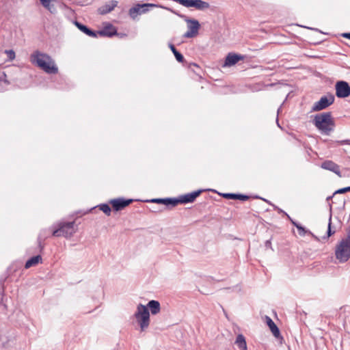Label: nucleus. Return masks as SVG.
I'll return each instance as SVG.
<instances>
[{"instance_id": "nucleus-19", "label": "nucleus", "mask_w": 350, "mask_h": 350, "mask_svg": "<svg viewBox=\"0 0 350 350\" xmlns=\"http://www.w3.org/2000/svg\"><path fill=\"white\" fill-rule=\"evenodd\" d=\"M266 322L269 327L270 328L273 335L278 338L280 336V332L277 327V325L275 324V323L273 321V320L268 316H266Z\"/></svg>"}, {"instance_id": "nucleus-13", "label": "nucleus", "mask_w": 350, "mask_h": 350, "mask_svg": "<svg viewBox=\"0 0 350 350\" xmlns=\"http://www.w3.org/2000/svg\"><path fill=\"white\" fill-rule=\"evenodd\" d=\"M321 167L323 169L329 170L337 174L339 177H342L340 167L338 165L333 162L332 161H325L321 163Z\"/></svg>"}, {"instance_id": "nucleus-5", "label": "nucleus", "mask_w": 350, "mask_h": 350, "mask_svg": "<svg viewBox=\"0 0 350 350\" xmlns=\"http://www.w3.org/2000/svg\"><path fill=\"white\" fill-rule=\"evenodd\" d=\"M134 317L140 327L141 332H144L150 325V312L146 306L139 304L137 306V310Z\"/></svg>"}, {"instance_id": "nucleus-2", "label": "nucleus", "mask_w": 350, "mask_h": 350, "mask_svg": "<svg viewBox=\"0 0 350 350\" xmlns=\"http://www.w3.org/2000/svg\"><path fill=\"white\" fill-rule=\"evenodd\" d=\"M313 124L321 134L325 135H329L335 128V122L331 112H323L315 115Z\"/></svg>"}, {"instance_id": "nucleus-29", "label": "nucleus", "mask_w": 350, "mask_h": 350, "mask_svg": "<svg viewBox=\"0 0 350 350\" xmlns=\"http://www.w3.org/2000/svg\"><path fill=\"white\" fill-rule=\"evenodd\" d=\"M297 228L300 236H304L308 232V231L301 225L299 226H297Z\"/></svg>"}, {"instance_id": "nucleus-20", "label": "nucleus", "mask_w": 350, "mask_h": 350, "mask_svg": "<svg viewBox=\"0 0 350 350\" xmlns=\"http://www.w3.org/2000/svg\"><path fill=\"white\" fill-rule=\"evenodd\" d=\"M146 307L148 308V309L149 308L152 314H158L161 310L160 304L158 301L156 300L150 301L148 303Z\"/></svg>"}, {"instance_id": "nucleus-38", "label": "nucleus", "mask_w": 350, "mask_h": 350, "mask_svg": "<svg viewBox=\"0 0 350 350\" xmlns=\"http://www.w3.org/2000/svg\"><path fill=\"white\" fill-rule=\"evenodd\" d=\"M162 211H163L162 209H156V208H154V209L152 210V211L154 212V213L161 212Z\"/></svg>"}, {"instance_id": "nucleus-1", "label": "nucleus", "mask_w": 350, "mask_h": 350, "mask_svg": "<svg viewBox=\"0 0 350 350\" xmlns=\"http://www.w3.org/2000/svg\"><path fill=\"white\" fill-rule=\"evenodd\" d=\"M30 62L47 74H57L58 68L55 61L46 53L35 51L30 55Z\"/></svg>"}, {"instance_id": "nucleus-34", "label": "nucleus", "mask_w": 350, "mask_h": 350, "mask_svg": "<svg viewBox=\"0 0 350 350\" xmlns=\"http://www.w3.org/2000/svg\"><path fill=\"white\" fill-rule=\"evenodd\" d=\"M274 207V209L278 211V213H284L285 215L286 214H287L286 213H285L284 211H282L281 208H280L279 207L276 206H273Z\"/></svg>"}, {"instance_id": "nucleus-37", "label": "nucleus", "mask_w": 350, "mask_h": 350, "mask_svg": "<svg viewBox=\"0 0 350 350\" xmlns=\"http://www.w3.org/2000/svg\"><path fill=\"white\" fill-rule=\"evenodd\" d=\"M38 245H39V247H40V250H42L43 249V246L41 244V241H40V237L38 238Z\"/></svg>"}, {"instance_id": "nucleus-3", "label": "nucleus", "mask_w": 350, "mask_h": 350, "mask_svg": "<svg viewBox=\"0 0 350 350\" xmlns=\"http://www.w3.org/2000/svg\"><path fill=\"white\" fill-rule=\"evenodd\" d=\"M52 228H53L52 232L53 237H64L66 239L72 237L77 230L75 221H60L53 225Z\"/></svg>"}, {"instance_id": "nucleus-15", "label": "nucleus", "mask_w": 350, "mask_h": 350, "mask_svg": "<svg viewBox=\"0 0 350 350\" xmlns=\"http://www.w3.org/2000/svg\"><path fill=\"white\" fill-rule=\"evenodd\" d=\"M147 202L163 204L167 207H174L177 205V201H175V198H154Z\"/></svg>"}, {"instance_id": "nucleus-14", "label": "nucleus", "mask_w": 350, "mask_h": 350, "mask_svg": "<svg viewBox=\"0 0 350 350\" xmlns=\"http://www.w3.org/2000/svg\"><path fill=\"white\" fill-rule=\"evenodd\" d=\"M244 56L232 53H230L226 57L224 66H232L236 64L239 61L243 60Z\"/></svg>"}, {"instance_id": "nucleus-4", "label": "nucleus", "mask_w": 350, "mask_h": 350, "mask_svg": "<svg viewBox=\"0 0 350 350\" xmlns=\"http://www.w3.org/2000/svg\"><path fill=\"white\" fill-rule=\"evenodd\" d=\"M335 256L340 262H346L350 258V229L347 235L336 247Z\"/></svg>"}, {"instance_id": "nucleus-31", "label": "nucleus", "mask_w": 350, "mask_h": 350, "mask_svg": "<svg viewBox=\"0 0 350 350\" xmlns=\"http://www.w3.org/2000/svg\"><path fill=\"white\" fill-rule=\"evenodd\" d=\"M286 216L291 221V223L293 224V226H295L296 228H297V226H300L299 224H298L297 222H296L294 220H293L288 214H286Z\"/></svg>"}, {"instance_id": "nucleus-36", "label": "nucleus", "mask_w": 350, "mask_h": 350, "mask_svg": "<svg viewBox=\"0 0 350 350\" xmlns=\"http://www.w3.org/2000/svg\"><path fill=\"white\" fill-rule=\"evenodd\" d=\"M342 36L350 40V33H345L342 34Z\"/></svg>"}, {"instance_id": "nucleus-26", "label": "nucleus", "mask_w": 350, "mask_h": 350, "mask_svg": "<svg viewBox=\"0 0 350 350\" xmlns=\"http://www.w3.org/2000/svg\"><path fill=\"white\" fill-rule=\"evenodd\" d=\"M331 225H332V215H330L329 218V224H328L327 231V237H324L323 239H327L330 236H332V234H334L335 233V231L332 230Z\"/></svg>"}, {"instance_id": "nucleus-41", "label": "nucleus", "mask_w": 350, "mask_h": 350, "mask_svg": "<svg viewBox=\"0 0 350 350\" xmlns=\"http://www.w3.org/2000/svg\"><path fill=\"white\" fill-rule=\"evenodd\" d=\"M308 29H314V28H309V27H308ZM314 30H316V31H319V30H318V29H314Z\"/></svg>"}, {"instance_id": "nucleus-21", "label": "nucleus", "mask_w": 350, "mask_h": 350, "mask_svg": "<svg viewBox=\"0 0 350 350\" xmlns=\"http://www.w3.org/2000/svg\"><path fill=\"white\" fill-rule=\"evenodd\" d=\"M42 257L40 255H37L29 258L25 265V269H29L31 267L37 265L38 263L42 262Z\"/></svg>"}, {"instance_id": "nucleus-25", "label": "nucleus", "mask_w": 350, "mask_h": 350, "mask_svg": "<svg viewBox=\"0 0 350 350\" xmlns=\"http://www.w3.org/2000/svg\"><path fill=\"white\" fill-rule=\"evenodd\" d=\"M99 207V209L102 211L105 214H106L107 216H109L111 213V209L109 204H100L98 206Z\"/></svg>"}, {"instance_id": "nucleus-11", "label": "nucleus", "mask_w": 350, "mask_h": 350, "mask_svg": "<svg viewBox=\"0 0 350 350\" xmlns=\"http://www.w3.org/2000/svg\"><path fill=\"white\" fill-rule=\"evenodd\" d=\"M133 199L125 200L124 198H119L111 200L109 203L111 204L114 211H118L129 206L133 202Z\"/></svg>"}, {"instance_id": "nucleus-22", "label": "nucleus", "mask_w": 350, "mask_h": 350, "mask_svg": "<svg viewBox=\"0 0 350 350\" xmlns=\"http://www.w3.org/2000/svg\"><path fill=\"white\" fill-rule=\"evenodd\" d=\"M223 196L227 199L240 200L242 201H245L249 199L248 196L231 193H224Z\"/></svg>"}, {"instance_id": "nucleus-7", "label": "nucleus", "mask_w": 350, "mask_h": 350, "mask_svg": "<svg viewBox=\"0 0 350 350\" xmlns=\"http://www.w3.org/2000/svg\"><path fill=\"white\" fill-rule=\"evenodd\" d=\"M186 8H195L200 10H203L209 8V3L202 0H173Z\"/></svg>"}, {"instance_id": "nucleus-33", "label": "nucleus", "mask_w": 350, "mask_h": 350, "mask_svg": "<svg viewBox=\"0 0 350 350\" xmlns=\"http://www.w3.org/2000/svg\"><path fill=\"white\" fill-rule=\"evenodd\" d=\"M265 245L267 248H271V240L266 241Z\"/></svg>"}, {"instance_id": "nucleus-27", "label": "nucleus", "mask_w": 350, "mask_h": 350, "mask_svg": "<svg viewBox=\"0 0 350 350\" xmlns=\"http://www.w3.org/2000/svg\"><path fill=\"white\" fill-rule=\"evenodd\" d=\"M44 8H46L51 14H55L57 12L56 8L51 3V2L49 3V6H44Z\"/></svg>"}, {"instance_id": "nucleus-16", "label": "nucleus", "mask_w": 350, "mask_h": 350, "mask_svg": "<svg viewBox=\"0 0 350 350\" xmlns=\"http://www.w3.org/2000/svg\"><path fill=\"white\" fill-rule=\"evenodd\" d=\"M118 5V1L115 0H112L108 3L100 7L98 9V12L99 14L105 15L109 12H111Z\"/></svg>"}, {"instance_id": "nucleus-28", "label": "nucleus", "mask_w": 350, "mask_h": 350, "mask_svg": "<svg viewBox=\"0 0 350 350\" xmlns=\"http://www.w3.org/2000/svg\"><path fill=\"white\" fill-rule=\"evenodd\" d=\"M347 191H350V187H347L339 189L334 192V195L338 194V193H340V194L344 193Z\"/></svg>"}, {"instance_id": "nucleus-8", "label": "nucleus", "mask_w": 350, "mask_h": 350, "mask_svg": "<svg viewBox=\"0 0 350 350\" xmlns=\"http://www.w3.org/2000/svg\"><path fill=\"white\" fill-rule=\"evenodd\" d=\"M334 102V96L332 94L328 96H322L320 100L316 103H314L312 106V111H319L326 109Z\"/></svg>"}, {"instance_id": "nucleus-24", "label": "nucleus", "mask_w": 350, "mask_h": 350, "mask_svg": "<svg viewBox=\"0 0 350 350\" xmlns=\"http://www.w3.org/2000/svg\"><path fill=\"white\" fill-rule=\"evenodd\" d=\"M169 47H170V50L172 51V52L173 53V54L174 55L176 59L178 62H180V63L183 62V61H184L183 55L176 50L174 45L172 43H170Z\"/></svg>"}, {"instance_id": "nucleus-12", "label": "nucleus", "mask_w": 350, "mask_h": 350, "mask_svg": "<svg viewBox=\"0 0 350 350\" xmlns=\"http://www.w3.org/2000/svg\"><path fill=\"white\" fill-rule=\"evenodd\" d=\"M203 190L199 189L191 193H187L184 196H180L179 198H175V201H177V205L179 203L186 204L193 202L196 200V198L200 195V193Z\"/></svg>"}, {"instance_id": "nucleus-32", "label": "nucleus", "mask_w": 350, "mask_h": 350, "mask_svg": "<svg viewBox=\"0 0 350 350\" xmlns=\"http://www.w3.org/2000/svg\"><path fill=\"white\" fill-rule=\"evenodd\" d=\"M42 5L44 6H49V3L51 1V0H40Z\"/></svg>"}, {"instance_id": "nucleus-30", "label": "nucleus", "mask_w": 350, "mask_h": 350, "mask_svg": "<svg viewBox=\"0 0 350 350\" xmlns=\"http://www.w3.org/2000/svg\"><path fill=\"white\" fill-rule=\"evenodd\" d=\"M5 53L8 54V56L10 59H14L15 58V53L13 50H6Z\"/></svg>"}, {"instance_id": "nucleus-18", "label": "nucleus", "mask_w": 350, "mask_h": 350, "mask_svg": "<svg viewBox=\"0 0 350 350\" xmlns=\"http://www.w3.org/2000/svg\"><path fill=\"white\" fill-rule=\"evenodd\" d=\"M75 25L79 29H80L83 33L85 34L92 37V38H96L97 33L96 32L91 30L89 29L86 25L81 24V23L78 21L75 22Z\"/></svg>"}, {"instance_id": "nucleus-10", "label": "nucleus", "mask_w": 350, "mask_h": 350, "mask_svg": "<svg viewBox=\"0 0 350 350\" xmlns=\"http://www.w3.org/2000/svg\"><path fill=\"white\" fill-rule=\"evenodd\" d=\"M154 6H155L154 4L150 3L137 4L129 10V15L134 19L137 16V15L146 12L148 10V7Z\"/></svg>"}, {"instance_id": "nucleus-23", "label": "nucleus", "mask_w": 350, "mask_h": 350, "mask_svg": "<svg viewBox=\"0 0 350 350\" xmlns=\"http://www.w3.org/2000/svg\"><path fill=\"white\" fill-rule=\"evenodd\" d=\"M235 343L241 350H247L245 337L242 334H239L237 337Z\"/></svg>"}, {"instance_id": "nucleus-17", "label": "nucleus", "mask_w": 350, "mask_h": 350, "mask_svg": "<svg viewBox=\"0 0 350 350\" xmlns=\"http://www.w3.org/2000/svg\"><path fill=\"white\" fill-rule=\"evenodd\" d=\"M96 33L101 36L112 37L117 34V30L112 25L109 24L107 26H105L103 29L96 32Z\"/></svg>"}, {"instance_id": "nucleus-40", "label": "nucleus", "mask_w": 350, "mask_h": 350, "mask_svg": "<svg viewBox=\"0 0 350 350\" xmlns=\"http://www.w3.org/2000/svg\"><path fill=\"white\" fill-rule=\"evenodd\" d=\"M332 198V196H328V197L327 198V201H329Z\"/></svg>"}, {"instance_id": "nucleus-39", "label": "nucleus", "mask_w": 350, "mask_h": 350, "mask_svg": "<svg viewBox=\"0 0 350 350\" xmlns=\"http://www.w3.org/2000/svg\"><path fill=\"white\" fill-rule=\"evenodd\" d=\"M162 211H163L162 209H156V208H154V209L152 210V211L154 212V213L161 212Z\"/></svg>"}, {"instance_id": "nucleus-6", "label": "nucleus", "mask_w": 350, "mask_h": 350, "mask_svg": "<svg viewBox=\"0 0 350 350\" xmlns=\"http://www.w3.org/2000/svg\"><path fill=\"white\" fill-rule=\"evenodd\" d=\"M185 21L187 23L188 30L183 35L184 38H190L196 36L198 33L200 25L198 21L196 19H191L188 17L183 16Z\"/></svg>"}, {"instance_id": "nucleus-35", "label": "nucleus", "mask_w": 350, "mask_h": 350, "mask_svg": "<svg viewBox=\"0 0 350 350\" xmlns=\"http://www.w3.org/2000/svg\"><path fill=\"white\" fill-rule=\"evenodd\" d=\"M340 144H350V139L342 140L339 142Z\"/></svg>"}, {"instance_id": "nucleus-9", "label": "nucleus", "mask_w": 350, "mask_h": 350, "mask_svg": "<svg viewBox=\"0 0 350 350\" xmlns=\"http://www.w3.org/2000/svg\"><path fill=\"white\" fill-rule=\"evenodd\" d=\"M336 95L338 98H343L350 96V85L347 81H338L335 85Z\"/></svg>"}]
</instances>
